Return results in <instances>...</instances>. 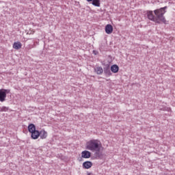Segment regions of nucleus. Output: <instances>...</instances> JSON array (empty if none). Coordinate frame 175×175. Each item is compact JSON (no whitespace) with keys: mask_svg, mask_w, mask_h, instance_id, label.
<instances>
[{"mask_svg":"<svg viewBox=\"0 0 175 175\" xmlns=\"http://www.w3.org/2000/svg\"><path fill=\"white\" fill-rule=\"evenodd\" d=\"M166 9L167 6L161 8L159 9L154 10V11H146V16L150 21H153L156 24H167V21L165 18V13H166Z\"/></svg>","mask_w":175,"mask_h":175,"instance_id":"f257e3e1","label":"nucleus"},{"mask_svg":"<svg viewBox=\"0 0 175 175\" xmlns=\"http://www.w3.org/2000/svg\"><path fill=\"white\" fill-rule=\"evenodd\" d=\"M102 148L103 150V146H102V143L98 139H91L86 143V150L90 151H96Z\"/></svg>","mask_w":175,"mask_h":175,"instance_id":"f03ea898","label":"nucleus"},{"mask_svg":"<svg viewBox=\"0 0 175 175\" xmlns=\"http://www.w3.org/2000/svg\"><path fill=\"white\" fill-rule=\"evenodd\" d=\"M8 94H10V90L0 89V102H5V100H6Z\"/></svg>","mask_w":175,"mask_h":175,"instance_id":"7ed1b4c3","label":"nucleus"},{"mask_svg":"<svg viewBox=\"0 0 175 175\" xmlns=\"http://www.w3.org/2000/svg\"><path fill=\"white\" fill-rule=\"evenodd\" d=\"M103 72L104 74L105 75V76H107V77H110V76H111L113 74L111 73V67H110V64H103Z\"/></svg>","mask_w":175,"mask_h":175,"instance_id":"20e7f679","label":"nucleus"},{"mask_svg":"<svg viewBox=\"0 0 175 175\" xmlns=\"http://www.w3.org/2000/svg\"><path fill=\"white\" fill-rule=\"evenodd\" d=\"M102 148H99L98 150H94V156L92 157V159H103V153L100 152Z\"/></svg>","mask_w":175,"mask_h":175,"instance_id":"39448f33","label":"nucleus"},{"mask_svg":"<svg viewBox=\"0 0 175 175\" xmlns=\"http://www.w3.org/2000/svg\"><path fill=\"white\" fill-rule=\"evenodd\" d=\"M92 153L91 152L88 150H83L81 152V157L79 159V162H81L83 161V158L85 159H88L89 158H91Z\"/></svg>","mask_w":175,"mask_h":175,"instance_id":"423d86ee","label":"nucleus"},{"mask_svg":"<svg viewBox=\"0 0 175 175\" xmlns=\"http://www.w3.org/2000/svg\"><path fill=\"white\" fill-rule=\"evenodd\" d=\"M30 133L31 139H33V140H36L39 139V137L40 136V133H42V132L39 131L38 130H35Z\"/></svg>","mask_w":175,"mask_h":175,"instance_id":"0eeeda50","label":"nucleus"},{"mask_svg":"<svg viewBox=\"0 0 175 175\" xmlns=\"http://www.w3.org/2000/svg\"><path fill=\"white\" fill-rule=\"evenodd\" d=\"M83 169H91L92 167V163L90 161H87L82 164Z\"/></svg>","mask_w":175,"mask_h":175,"instance_id":"6e6552de","label":"nucleus"},{"mask_svg":"<svg viewBox=\"0 0 175 175\" xmlns=\"http://www.w3.org/2000/svg\"><path fill=\"white\" fill-rule=\"evenodd\" d=\"M87 2H92V5L93 6H96V8H100V0H86Z\"/></svg>","mask_w":175,"mask_h":175,"instance_id":"1a4fd4ad","label":"nucleus"},{"mask_svg":"<svg viewBox=\"0 0 175 175\" xmlns=\"http://www.w3.org/2000/svg\"><path fill=\"white\" fill-rule=\"evenodd\" d=\"M105 32L108 35H110V33H113V25L108 24L105 26Z\"/></svg>","mask_w":175,"mask_h":175,"instance_id":"9d476101","label":"nucleus"},{"mask_svg":"<svg viewBox=\"0 0 175 175\" xmlns=\"http://www.w3.org/2000/svg\"><path fill=\"white\" fill-rule=\"evenodd\" d=\"M27 129L29 133H31L32 132L36 131V126L33 123H29L27 126Z\"/></svg>","mask_w":175,"mask_h":175,"instance_id":"9b49d317","label":"nucleus"},{"mask_svg":"<svg viewBox=\"0 0 175 175\" xmlns=\"http://www.w3.org/2000/svg\"><path fill=\"white\" fill-rule=\"evenodd\" d=\"M120 67L117 64H113L111 66V71L112 73H118Z\"/></svg>","mask_w":175,"mask_h":175,"instance_id":"f8f14e48","label":"nucleus"},{"mask_svg":"<svg viewBox=\"0 0 175 175\" xmlns=\"http://www.w3.org/2000/svg\"><path fill=\"white\" fill-rule=\"evenodd\" d=\"M23 44L20 42H14L13 44V49H15V50H20L21 49Z\"/></svg>","mask_w":175,"mask_h":175,"instance_id":"ddd939ff","label":"nucleus"},{"mask_svg":"<svg viewBox=\"0 0 175 175\" xmlns=\"http://www.w3.org/2000/svg\"><path fill=\"white\" fill-rule=\"evenodd\" d=\"M94 70L97 75H102L103 73V68L101 66H97L94 68Z\"/></svg>","mask_w":175,"mask_h":175,"instance_id":"4468645a","label":"nucleus"},{"mask_svg":"<svg viewBox=\"0 0 175 175\" xmlns=\"http://www.w3.org/2000/svg\"><path fill=\"white\" fill-rule=\"evenodd\" d=\"M40 132H41L40 135V139H46V137H47V131L41 130Z\"/></svg>","mask_w":175,"mask_h":175,"instance_id":"2eb2a0df","label":"nucleus"},{"mask_svg":"<svg viewBox=\"0 0 175 175\" xmlns=\"http://www.w3.org/2000/svg\"><path fill=\"white\" fill-rule=\"evenodd\" d=\"M8 110H9V107H0V111H8Z\"/></svg>","mask_w":175,"mask_h":175,"instance_id":"dca6fc26","label":"nucleus"},{"mask_svg":"<svg viewBox=\"0 0 175 175\" xmlns=\"http://www.w3.org/2000/svg\"><path fill=\"white\" fill-rule=\"evenodd\" d=\"M164 111H169V112H170V111H172V109L170 108V107H165V108H164Z\"/></svg>","mask_w":175,"mask_h":175,"instance_id":"f3484780","label":"nucleus"},{"mask_svg":"<svg viewBox=\"0 0 175 175\" xmlns=\"http://www.w3.org/2000/svg\"><path fill=\"white\" fill-rule=\"evenodd\" d=\"M93 54H94V55H98V54H99V52H98V51L94 50V51H93Z\"/></svg>","mask_w":175,"mask_h":175,"instance_id":"a211bd4d","label":"nucleus"},{"mask_svg":"<svg viewBox=\"0 0 175 175\" xmlns=\"http://www.w3.org/2000/svg\"><path fill=\"white\" fill-rule=\"evenodd\" d=\"M87 175H91V173H88V174Z\"/></svg>","mask_w":175,"mask_h":175,"instance_id":"6ab92c4d","label":"nucleus"}]
</instances>
